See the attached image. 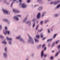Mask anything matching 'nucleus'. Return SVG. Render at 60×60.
I'll return each instance as SVG.
<instances>
[{
    "mask_svg": "<svg viewBox=\"0 0 60 60\" xmlns=\"http://www.w3.org/2000/svg\"><path fill=\"white\" fill-rule=\"evenodd\" d=\"M50 45H51L49 43L48 44V47H50Z\"/></svg>",
    "mask_w": 60,
    "mask_h": 60,
    "instance_id": "obj_57",
    "label": "nucleus"
},
{
    "mask_svg": "<svg viewBox=\"0 0 60 60\" xmlns=\"http://www.w3.org/2000/svg\"><path fill=\"white\" fill-rule=\"evenodd\" d=\"M34 41H35V42H36V43H38V42H39V40L36 38H34Z\"/></svg>",
    "mask_w": 60,
    "mask_h": 60,
    "instance_id": "obj_12",
    "label": "nucleus"
},
{
    "mask_svg": "<svg viewBox=\"0 0 60 60\" xmlns=\"http://www.w3.org/2000/svg\"><path fill=\"white\" fill-rule=\"evenodd\" d=\"M43 21H41V22H40V24L41 25H42L43 24Z\"/></svg>",
    "mask_w": 60,
    "mask_h": 60,
    "instance_id": "obj_41",
    "label": "nucleus"
},
{
    "mask_svg": "<svg viewBox=\"0 0 60 60\" xmlns=\"http://www.w3.org/2000/svg\"><path fill=\"white\" fill-rule=\"evenodd\" d=\"M4 51L6 53L7 52V47H6L4 49Z\"/></svg>",
    "mask_w": 60,
    "mask_h": 60,
    "instance_id": "obj_24",
    "label": "nucleus"
},
{
    "mask_svg": "<svg viewBox=\"0 0 60 60\" xmlns=\"http://www.w3.org/2000/svg\"><path fill=\"white\" fill-rule=\"evenodd\" d=\"M45 44H44L42 46V48H44V47H45Z\"/></svg>",
    "mask_w": 60,
    "mask_h": 60,
    "instance_id": "obj_54",
    "label": "nucleus"
},
{
    "mask_svg": "<svg viewBox=\"0 0 60 60\" xmlns=\"http://www.w3.org/2000/svg\"><path fill=\"white\" fill-rule=\"evenodd\" d=\"M3 2L4 3H7V0H3Z\"/></svg>",
    "mask_w": 60,
    "mask_h": 60,
    "instance_id": "obj_38",
    "label": "nucleus"
},
{
    "mask_svg": "<svg viewBox=\"0 0 60 60\" xmlns=\"http://www.w3.org/2000/svg\"><path fill=\"white\" fill-rule=\"evenodd\" d=\"M41 15V13H38V15L37 16V18L38 19H39L40 18V16Z\"/></svg>",
    "mask_w": 60,
    "mask_h": 60,
    "instance_id": "obj_13",
    "label": "nucleus"
},
{
    "mask_svg": "<svg viewBox=\"0 0 60 60\" xmlns=\"http://www.w3.org/2000/svg\"><path fill=\"white\" fill-rule=\"evenodd\" d=\"M20 5L21 7L23 8H25L26 7V5L25 3H20Z\"/></svg>",
    "mask_w": 60,
    "mask_h": 60,
    "instance_id": "obj_2",
    "label": "nucleus"
},
{
    "mask_svg": "<svg viewBox=\"0 0 60 60\" xmlns=\"http://www.w3.org/2000/svg\"><path fill=\"white\" fill-rule=\"evenodd\" d=\"M48 2H50V1H52L53 0H47Z\"/></svg>",
    "mask_w": 60,
    "mask_h": 60,
    "instance_id": "obj_58",
    "label": "nucleus"
},
{
    "mask_svg": "<svg viewBox=\"0 0 60 60\" xmlns=\"http://www.w3.org/2000/svg\"><path fill=\"white\" fill-rule=\"evenodd\" d=\"M59 3H60V0H57L54 2V4L56 5V4H57Z\"/></svg>",
    "mask_w": 60,
    "mask_h": 60,
    "instance_id": "obj_10",
    "label": "nucleus"
},
{
    "mask_svg": "<svg viewBox=\"0 0 60 60\" xmlns=\"http://www.w3.org/2000/svg\"><path fill=\"white\" fill-rule=\"evenodd\" d=\"M13 11L15 13H19L20 12V11L16 9H13Z\"/></svg>",
    "mask_w": 60,
    "mask_h": 60,
    "instance_id": "obj_9",
    "label": "nucleus"
},
{
    "mask_svg": "<svg viewBox=\"0 0 60 60\" xmlns=\"http://www.w3.org/2000/svg\"><path fill=\"white\" fill-rule=\"evenodd\" d=\"M59 54V52H58L56 54V55H55V56H58V55Z\"/></svg>",
    "mask_w": 60,
    "mask_h": 60,
    "instance_id": "obj_35",
    "label": "nucleus"
},
{
    "mask_svg": "<svg viewBox=\"0 0 60 60\" xmlns=\"http://www.w3.org/2000/svg\"><path fill=\"white\" fill-rule=\"evenodd\" d=\"M37 20V19L36 18H34L31 21L32 22H34L35 21H36Z\"/></svg>",
    "mask_w": 60,
    "mask_h": 60,
    "instance_id": "obj_23",
    "label": "nucleus"
},
{
    "mask_svg": "<svg viewBox=\"0 0 60 60\" xmlns=\"http://www.w3.org/2000/svg\"><path fill=\"white\" fill-rule=\"evenodd\" d=\"M40 36L41 38H42L43 37V35L42 33H41L40 34Z\"/></svg>",
    "mask_w": 60,
    "mask_h": 60,
    "instance_id": "obj_32",
    "label": "nucleus"
},
{
    "mask_svg": "<svg viewBox=\"0 0 60 60\" xmlns=\"http://www.w3.org/2000/svg\"><path fill=\"white\" fill-rule=\"evenodd\" d=\"M59 42V40H58L56 41V42L55 43H56V44H57Z\"/></svg>",
    "mask_w": 60,
    "mask_h": 60,
    "instance_id": "obj_39",
    "label": "nucleus"
},
{
    "mask_svg": "<svg viewBox=\"0 0 60 60\" xmlns=\"http://www.w3.org/2000/svg\"><path fill=\"white\" fill-rule=\"evenodd\" d=\"M49 41H50V40H49V39H48L47 40V42H49Z\"/></svg>",
    "mask_w": 60,
    "mask_h": 60,
    "instance_id": "obj_59",
    "label": "nucleus"
},
{
    "mask_svg": "<svg viewBox=\"0 0 60 60\" xmlns=\"http://www.w3.org/2000/svg\"><path fill=\"white\" fill-rule=\"evenodd\" d=\"M45 38H43V40H45Z\"/></svg>",
    "mask_w": 60,
    "mask_h": 60,
    "instance_id": "obj_62",
    "label": "nucleus"
},
{
    "mask_svg": "<svg viewBox=\"0 0 60 60\" xmlns=\"http://www.w3.org/2000/svg\"><path fill=\"white\" fill-rule=\"evenodd\" d=\"M34 53H32L31 55V56H34Z\"/></svg>",
    "mask_w": 60,
    "mask_h": 60,
    "instance_id": "obj_52",
    "label": "nucleus"
},
{
    "mask_svg": "<svg viewBox=\"0 0 60 60\" xmlns=\"http://www.w3.org/2000/svg\"><path fill=\"white\" fill-rule=\"evenodd\" d=\"M41 47V45H39L37 47V48L38 49H39Z\"/></svg>",
    "mask_w": 60,
    "mask_h": 60,
    "instance_id": "obj_28",
    "label": "nucleus"
},
{
    "mask_svg": "<svg viewBox=\"0 0 60 60\" xmlns=\"http://www.w3.org/2000/svg\"><path fill=\"white\" fill-rule=\"evenodd\" d=\"M46 49H47V47H45L44 48V51H46Z\"/></svg>",
    "mask_w": 60,
    "mask_h": 60,
    "instance_id": "obj_49",
    "label": "nucleus"
},
{
    "mask_svg": "<svg viewBox=\"0 0 60 60\" xmlns=\"http://www.w3.org/2000/svg\"><path fill=\"white\" fill-rule=\"evenodd\" d=\"M12 40H12H10L8 41V44L10 45H12V42H11V41Z\"/></svg>",
    "mask_w": 60,
    "mask_h": 60,
    "instance_id": "obj_15",
    "label": "nucleus"
},
{
    "mask_svg": "<svg viewBox=\"0 0 60 60\" xmlns=\"http://www.w3.org/2000/svg\"><path fill=\"white\" fill-rule=\"evenodd\" d=\"M2 24H0V31L2 29Z\"/></svg>",
    "mask_w": 60,
    "mask_h": 60,
    "instance_id": "obj_31",
    "label": "nucleus"
},
{
    "mask_svg": "<svg viewBox=\"0 0 60 60\" xmlns=\"http://www.w3.org/2000/svg\"><path fill=\"white\" fill-rule=\"evenodd\" d=\"M43 54H44L43 51H42L41 52V58H42V57H43Z\"/></svg>",
    "mask_w": 60,
    "mask_h": 60,
    "instance_id": "obj_20",
    "label": "nucleus"
},
{
    "mask_svg": "<svg viewBox=\"0 0 60 60\" xmlns=\"http://www.w3.org/2000/svg\"><path fill=\"white\" fill-rule=\"evenodd\" d=\"M16 16L18 17H21V15H17Z\"/></svg>",
    "mask_w": 60,
    "mask_h": 60,
    "instance_id": "obj_34",
    "label": "nucleus"
},
{
    "mask_svg": "<svg viewBox=\"0 0 60 60\" xmlns=\"http://www.w3.org/2000/svg\"><path fill=\"white\" fill-rule=\"evenodd\" d=\"M40 36L39 35H36V37L37 38H38V39H39V38H40Z\"/></svg>",
    "mask_w": 60,
    "mask_h": 60,
    "instance_id": "obj_25",
    "label": "nucleus"
},
{
    "mask_svg": "<svg viewBox=\"0 0 60 60\" xmlns=\"http://www.w3.org/2000/svg\"><path fill=\"white\" fill-rule=\"evenodd\" d=\"M6 38L7 40L8 41H9L10 40H12V38H9L7 36L6 37Z\"/></svg>",
    "mask_w": 60,
    "mask_h": 60,
    "instance_id": "obj_16",
    "label": "nucleus"
},
{
    "mask_svg": "<svg viewBox=\"0 0 60 60\" xmlns=\"http://www.w3.org/2000/svg\"><path fill=\"white\" fill-rule=\"evenodd\" d=\"M0 37L1 38H3L4 37V36H3L2 35H0Z\"/></svg>",
    "mask_w": 60,
    "mask_h": 60,
    "instance_id": "obj_37",
    "label": "nucleus"
},
{
    "mask_svg": "<svg viewBox=\"0 0 60 60\" xmlns=\"http://www.w3.org/2000/svg\"><path fill=\"white\" fill-rule=\"evenodd\" d=\"M3 21H5V22H7L8 21V20L6 19H3Z\"/></svg>",
    "mask_w": 60,
    "mask_h": 60,
    "instance_id": "obj_27",
    "label": "nucleus"
},
{
    "mask_svg": "<svg viewBox=\"0 0 60 60\" xmlns=\"http://www.w3.org/2000/svg\"><path fill=\"white\" fill-rule=\"evenodd\" d=\"M50 4H54V2H51Z\"/></svg>",
    "mask_w": 60,
    "mask_h": 60,
    "instance_id": "obj_55",
    "label": "nucleus"
},
{
    "mask_svg": "<svg viewBox=\"0 0 60 60\" xmlns=\"http://www.w3.org/2000/svg\"><path fill=\"white\" fill-rule=\"evenodd\" d=\"M28 42H30L31 44H34V41L33 40V39L31 40L29 39L28 40Z\"/></svg>",
    "mask_w": 60,
    "mask_h": 60,
    "instance_id": "obj_5",
    "label": "nucleus"
},
{
    "mask_svg": "<svg viewBox=\"0 0 60 60\" xmlns=\"http://www.w3.org/2000/svg\"><path fill=\"white\" fill-rule=\"evenodd\" d=\"M19 2H22V0H19Z\"/></svg>",
    "mask_w": 60,
    "mask_h": 60,
    "instance_id": "obj_61",
    "label": "nucleus"
},
{
    "mask_svg": "<svg viewBox=\"0 0 60 60\" xmlns=\"http://www.w3.org/2000/svg\"><path fill=\"white\" fill-rule=\"evenodd\" d=\"M27 19V17H26L23 20V22H25L26 21Z\"/></svg>",
    "mask_w": 60,
    "mask_h": 60,
    "instance_id": "obj_19",
    "label": "nucleus"
},
{
    "mask_svg": "<svg viewBox=\"0 0 60 60\" xmlns=\"http://www.w3.org/2000/svg\"><path fill=\"white\" fill-rule=\"evenodd\" d=\"M15 1H17V0H13V2L11 4V7H12L13 6V4L14 3Z\"/></svg>",
    "mask_w": 60,
    "mask_h": 60,
    "instance_id": "obj_22",
    "label": "nucleus"
},
{
    "mask_svg": "<svg viewBox=\"0 0 60 60\" xmlns=\"http://www.w3.org/2000/svg\"><path fill=\"white\" fill-rule=\"evenodd\" d=\"M49 21L48 20H46L45 21V23H47V22H48Z\"/></svg>",
    "mask_w": 60,
    "mask_h": 60,
    "instance_id": "obj_42",
    "label": "nucleus"
},
{
    "mask_svg": "<svg viewBox=\"0 0 60 60\" xmlns=\"http://www.w3.org/2000/svg\"><path fill=\"white\" fill-rule=\"evenodd\" d=\"M55 43H53V45H52V47H53L54 46V45H55Z\"/></svg>",
    "mask_w": 60,
    "mask_h": 60,
    "instance_id": "obj_51",
    "label": "nucleus"
},
{
    "mask_svg": "<svg viewBox=\"0 0 60 60\" xmlns=\"http://www.w3.org/2000/svg\"><path fill=\"white\" fill-rule=\"evenodd\" d=\"M27 2L28 3H30V0H27Z\"/></svg>",
    "mask_w": 60,
    "mask_h": 60,
    "instance_id": "obj_53",
    "label": "nucleus"
},
{
    "mask_svg": "<svg viewBox=\"0 0 60 60\" xmlns=\"http://www.w3.org/2000/svg\"><path fill=\"white\" fill-rule=\"evenodd\" d=\"M52 53H54L55 52V51L54 50H53L52 51Z\"/></svg>",
    "mask_w": 60,
    "mask_h": 60,
    "instance_id": "obj_60",
    "label": "nucleus"
},
{
    "mask_svg": "<svg viewBox=\"0 0 60 60\" xmlns=\"http://www.w3.org/2000/svg\"><path fill=\"white\" fill-rule=\"evenodd\" d=\"M3 56L4 58H6L7 57V54L6 52H4L3 53Z\"/></svg>",
    "mask_w": 60,
    "mask_h": 60,
    "instance_id": "obj_7",
    "label": "nucleus"
},
{
    "mask_svg": "<svg viewBox=\"0 0 60 60\" xmlns=\"http://www.w3.org/2000/svg\"><path fill=\"white\" fill-rule=\"evenodd\" d=\"M43 8V7L42 6H40L39 7V8L37 9V10L40 11L41 10H42Z\"/></svg>",
    "mask_w": 60,
    "mask_h": 60,
    "instance_id": "obj_11",
    "label": "nucleus"
},
{
    "mask_svg": "<svg viewBox=\"0 0 60 60\" xmlns=\"http://www.w3.org/2000/svg\"><path fill=\"white\" fill-rule=\"evenodd\" d=\"M58 14H55L54 15V16L56 17H58Z\"/></svg>",
    "mask_w": 60,
    "mask_h": 60,
    "instance_id": "obj_36",
    "label": "nucleus"
},
{
    "mask_svg": "<svg viewBox=\"0 0 60 60\" xmlns=\"http://www.w3.org/2000/svg\"><path fill=\"white\" fill-rule=\"evenodd\" d=\"M46 13V12L45 11L44 12L42 13V17H43V16L45 15V14Z\"/></svg>",
    "mask_w": 60,
    "mask_h": 60,
    "instance_id": "obj_14",
    "label": "nucleus"
},
{
    "mask_svg": "<svg viewBox=\"0 0 60 60\" xmlns=\"http://www.w3.org/2000/svg\"><path fill=\"white\" fill-rule=\"evenodd\" d=\"M53 56H52L50 57V59L52 60H53Z\"/></svg>",
    "mask_w": 60,
    "mask_h": 60,
    "instance_id": "obj_48",
    "label": "nucleus"
},
{
    "mask_svg": "<svg viewBox=\"0 0 60 60\" xmlns=\"http://www.w3.org/2000/svg\"><path fill=\"white\" fill-rule=\"evenodd\" d=\"M26 24H28L29 23V26H31V21L30 20H28L26 23Z\"/></svg>",
    "mask_w": 60,
    "mask_h": 60,
    "instance_id": "obj_6",
    "label": "nucleus"
},
{
    "mask_svg": "<svg viewBox=\"0 0 60 60\" xmlns=\"http://www.w3.org/2000/svg\"><path fill=\"white\" fill-rule=\"evenodd\" d=\"M60 7V4L58 5L56 7V9H58Z\"/></svg>",
    "mask_w": 60,
    "mask_h": 60,
    "instance_id": "obj_26",
    "label": "nucleus"
},
{
    "mask_svg": "<svg viewBox=\"0 0 60 60\" xmlns=\"http://www.w3.org/2000/svg\"><path fill=\"white\" fill-rule=\"evenodd\" d=\"M25 60H29V59H26Z\"/></svg>",
    "mask_w": 60,
    "mask_h": 60,
    "instance_id": "obj_64",
    "label": "nucleus"
},
{
    "mask_svg": "<svg viewBox=\"0 0 60 60\" xmlns=\"http://www.w3.org/2000/svg\"><path fill=\"white\" fill-rule=\"evenodd\" d=\"M42 0H37V1L39 3H41V4H42V3L41 2H41V1Z\"/></svg>",
    "mask_w": 60,
    "mask_h": 60,
    "instance_id": "obj_29",
    "label": "nucleus"
},
{
    "mask_svg": "<svg viewBox=\"0 0 60 60\" xmlns=\"http://www.w3.org/2000/svg\"><path fill=\"white\" fill-rule=\"evenodd\" d=\"M7 22L8 24H10V21H8Z\"/></svg>",
    "mask_w": 60,
    "mask_h": 60,
    "instance_id": "obj_46",
    "label": "nucleus"
},
{
    "mask_svg": "<svg viewBox=\"0 0 60 60\" xmlns=\"http://www.w3.org/2000/svg\"><path fill=\"white\" fill-rule=\"evenodd\" d=\"M42 30H43V29H42L41 30H38V32H41Z\"/></svg>",
    "mask_w": 60,
    "mask_h": 60,
    "instance_id": "obj_33",
    "label": "nucleus"
},
{
    "mask_svg": "<svg viewBox=\"0 0 60 60\" xmlns=\"http://www.w3.org/2000/svg\"><path fill=\"white\" fill-rule=\"evenodd\" d=\"M39 6L38 5L36 4L34 5V7H37V6Z\"/></svg>",
    "mask_w": 60,
    "mask_h": 60,
    "instance_id": "obj_43",
    "label": "nucleus"
},
{
    "mask_svg": "<svg viewBox=\"0 0 60 60\" xmlns=\"http://www.w3.org/2000/svg\"><path fill=\"white\" fill-rule=\"evenodd\" d=\"M7 4H10V3H9V2H8L7 3Z\"/></svg>",
    "mask_w": 60,
    "mask_h": 60,
    "instance_id": "obj_63",
    "label": "nucleus"
},
{
    "mask_svg": "<svg viewBox=\"0 0 60 60\" xmlns=\"http://www.w3.org/2000/svg\"><path fill=\"white\" fill-rule=\"evenodd\" d=\"M35 23H34L33 24V28H34V27H35Z\"/></svg>",
    "mask_w": 60,
    "mask_h": 60,
    "instance_id": "obj_40",
    "label": "nucleus"
},
{
    "mask_svg": "<svg viewBox=\"0 0 60 60\" xmlns=\"http://www.w3.org/2000/svg\"><path fill=\"white\" fill-rule=\"evenodd\" d=\"M3 44H4L5 45H6L7 44V42L5 40L3 41L2 42Z\"/></svg>",
    "mask_w": 60,
    "mask_h": 60,
    "instance_id": "obj_18",
    "label": "nucleus"
},
{
    "mask_svg": "<svg viewBox=\"0 0 60 60\" xmlns=\"http://www.w3.org/2000/svg\"><path fill=\"white\" fill-rule=\"evenodd\" d=\"M47 54H45L44 55V56L45 57H47Z\"/></svg>",
    "mask_w": 60,
    "mask_h": 60,
    "instance_id": "obj_50",
    "label": "nucleus"
},
{
    "mask_svg": "<svg viewBox=\"0 0 60 60\" xmlns=\"http://www.w3.org/2000/svg\"><path fill=\"white\" fill-rule=\"evenodd\" d=\"M50 41H52L53 40V38L49 39Z\"/></svg>",
    "mask_w": 60,
    "mask_h": 60,
    "instance_id": "obj_56",
    "label": "nucleus"
},
{
    "mask_svg": "<svg viewBox=\"0 0 60 60\" xmlns=\"http://www.w3.org/2000/svg\"><path fill=\"white\" fill-rule=\"evenodd\" d=\"M27 35L29 38L30 39H29L28 40H32L33 39V38H32V37H31V36H30V35H29V34H28Z\"/></svg>",
    "mask_w": 60,
    "mask_h": 60,
    "instance_id": "obj_17",
    "label": "nucleus"
},
{
    "mask_svg": "<svg viewBox=\"0 0 60 60\" xmlns=\"http://www.w3.org/2000/svg\"><path fill=\"white\" fill-rule=\"evenodd\" d=\"M5 30H6L7 31V26H5Z\"/></svg>",
    "mask_w": 60,
    "mask_h": 60,
    "instance_id": "obj_47",
    "label": "nucleus"
},
{
    "mask_svg": "<svg viewBox=\"0 0 60 60\" xmlns=\"http://www.w3.org/2000/svg\"><path fill=\"white\" fill-rule=\"evenodd\" d=\"M21 36L20 35H19L17 37H16V38L17 39H19V41H22L23 42V43H25V40H24L22 38H21Z\"/></svg>",
    "mask_w": 60,
    "mask_h": 60,
    "instance_id": "obj_1",
    "label": "nucleus"
},
{
    "mask_svg": "<svg viewBox=\"0 0 60 60\" xmlns=\"http://www.w3.org/2000/svg\"><path fill=\"white\" fill-rule=\"evenodd\" d=\"M13 19L14 20H16L17 21H18V20H19V18L16 15V16H14L13 17Z\"/></svg>",
    "mask_w": 60,
    "mask_h": 60,
    "instance_id": "obj_8",
    "label": "nucleus"
},
{
    "mask_svg": "<svg viewBox=\"0 0 60 60\" xmlns=\"http://www.w3.org/2000/svg\"><path fill=\"white\" fill-rule=\"evenodd\" d=\"M57 48L58 49H60V45H58L57 47Z\"/></svg>",
    "mask_w": 60,
    "mask_h": 60,
    "instance_id": "obj_45",
    "label": "nucleus"
},
{
    "mask_svg": "<svg viewBox=\"0 0 60 60\" xmlns=\"http://www.w3.org/2000/svg\"><path fill=\"white\" fill-rule=\"evenodd\" d=\"M4 33L5 35H6L7 33L8 35H9L10 34V31L9 30L7 31L6 30H4Z\"/></svg>",
    "mask_w": 60,
    "mask_h": 60,
    "instance_id": "obj_3",
    "label": "nucleus"
},
{
    "mask_svg": "<svg viewBox=\"0 0 60 60\" xmlns=\"http://www.w3.org/2000/svg\"><path fill=\"white\" fill-rule=\"evenodd\" d=\"M3 11L4 14H9L10 13V12L8 10H5L4 9H3Z\"/></svg>",
    "mask_w": 60,
    "mask_h": 60,
    "instance_id": "obj_4",
    "label": "nucleus"
},
{
    "mask_svg": "<svg viewBox=\"0 0 60 60\" xmlns=\"http://www.w3.org/2000/svg\"><path fill=\"white\" fill-rule=\"evenodd\" d=\"M50 30L51 31H52L53 30V29L52 28L49 29L48 30V32L49 33H50Z\"/></svg>",
    "mask_w": 60,
    "mask_h": 60,
    "instance_id": "obj_21",
    "label": "nucleus"
},
{
    "mask_svg": "<svg viewBox=\"0 0 60 60\" xmlns=\"http://www.w3.org/2000/svg\"><path fill=\"white\" fill-rule=\"evenodd\" d=\"M39 27V25H38L36 27V30H37V29H38V27Z\"/></svg>",
    "mask_w": 60,
    "mask_h": 60,
    "instance_id": "obj_44",
    "label": "nucleus"
},
{
    "mask_svg": "<svg viewBox=\"0 0 60 60\" xmlns=\"http://www.w3.org/2000/svg\"><path fill=\"white\" fill-rule=\"evenodd\" d=\"M57 35V34H54V36L53 37V38H54V39H55V38H56V36Z\"/></svg>",
    "mask_w": 60,
    "mask_h": 60,
    "instance_id": "obj_30",
    "label": "nucleus"
}]
</instances>
